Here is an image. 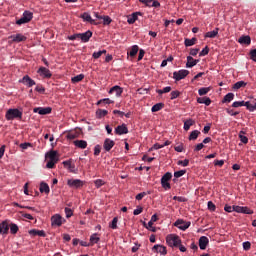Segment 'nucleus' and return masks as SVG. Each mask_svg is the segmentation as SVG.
I'll use <instances>...</instances> for the list:
<instances>
[{"mask_svg": "<svg viewBox=\"0 0 256 256\" xmlns=\"http://www.w3.org/2000/svg\"><path fill=\"white\" fill-rule=\"evenodd\" d=\"M235 212L238 214L252 215L253 211L247 206H236Z\"/></svg>", "mask_w": 256, "mask_h": 256, "instance_id": "obj_15", "label": "nucleus"}, {"mask_svg": "<svg viewBox=\"0 0 256 256\" xmlns=\"http://www.w3.org/2000/svg\"><path fill=\"white\" fill-rule=\"evenodd\" d=\"M209 245V238H207L206 236H202L200 237V239H198V247L200 248V250H205L207 249V246Z\"/></svg>", "mask_w": 256, "mask_h": 256, "instance_id": "obj_14", "label": "nucleus"}, {"mask_svg": "<svg viewBox=\"0 0 256 256\" xmlns=\"http://www.w3.org/2000/svg\"><path fill=\"white\" fill-rule=\"evenodd\" d=\"M106 115H108V111H106L104 109H99V110L96 111L97 118H103Z\"/></svg>", "mask_w": 256, "mask_h": 256, "instance_id": "obj_43", "label": "nucleus"}, {"mask_svg": "<svg viewBox=\"0 0 256 256\" xmlns=\"http://www.w3.org/2000/svg\"><path fill=\"white\" fill-rule=\"evenodd\" d=\"M100 238L97 237V233H94L90 236V244L94 245L97 244V242H99Z\"/></svg>", "mask_w": 256, "mask_h": 256, "instance_id": "obj_45", "label": "nucleus"}, {"mask_svg": "<svg viewBox=\"0 0 256 256\" xmlns=\"http://www.w3.org/2000/svg\"><path fill=\"white\" fill-rule=\"evenodd\" d=\"M5 119H7V121H13L14 119L21 120L22 112L19 109H8L5 114Z\"/></svg>", "mask_w": 256, "mask_h": 256, "instance_id": "obj_2", "label": "nucleus"}, {"mask_svg": "<svg viewBox=\"0 0 256 256\" xmlns=\"http://www.w3.org/2000/svg\"><path fill=\"white\" fill-rule=\"evenodd\" d=\"M99 20H102V25H104V26H108L112 22V20H111V18H109V16H104V18H101Z\"/></svg>", "mask_w": 256, "mask_h": 256, "instance_id": "obj_51", "label": "nucleus"}, {"mask_svg": "<svg viewBox=\"0 0 256 256\" xmlns=\"http://www.w3.org/2000/svg\"><path fill=\"white\" fill-rule=\"evenodd\" d=\"M193 124H195L194 120L188 119L184 121V126H183L184 131L190 130V127L193 126Z\"/></svg>", "mask_w": 256, "mask_h": 256, "instance_id": "obj_34", "label": "nucleus"}, {"mask_svg": "<svg viewBox=\"0 0 256 256\" xmlns=\"http://www.w3.org/2000/svg\"><path fill=\"white\" fill-rule=\"evenodd\" d=\"M94 185L96 186V189H99L104 185V181L101 179H97L96 181H94Z\"/></svg>", "mask_w": 256, "mask_h": 256, "instance_id": "obj_54", "label": "nucleus"}, {"mask_svg": "<svg viewBox=\"0 0 256 256\" xmlns=\"http://www.w3.org/2000/svg\"><path fill=\"white\" fill-rule=\"evenodd\" d=\"M140 16H142V12H135L132 15L128 16V24L133 25L139 19Z\"/></svg>", "mask_w": 256, "mask_h": 256, "instance_id": "obj_22", "label": "nucleus"}, {"mask_svg": "<svg viewBox=\"0 0 256 256\" xmlns=\"http://www.w3.org/2000/svg\"><path fill=\"white\" fill-rule=\"evenodd\" d=\"M246 102L245 101H236L232 103V108H239V107H245Z\"/></svg>", "mask_w": 256, "mask_h": 256, "instance_id": "obj_46", "label": "nucleus"}, {"mask_svg": "<svg viewBox=\"0 0 256 256\" xmlns=\"http://www.w3.org/2000/svg\"><path fill=\"white\" fill-rule=\"evenodd\" d=\"M109 104H113V101H111L109 98H104L97 101L96 105H109Z\"/></svg>", "mask_w": 256, "mask_h": 256, "instance_id": "obj_40", "label": "nucleus"}, {"mask_svg": "<svg viewBox=\"0 0 256 256\" xmlns=\"http://www.w3.org/2000/svg\"><path fill=\"white\" fill-rule=\"evenodd\" d=\"M239 140L243 144H248V138L245 136V132L244 131L239 132Z\"/></svg>", "mask_w": 256, "mask_h": 256, "instance_id": "obj_41", "label": "nucleus"}, {"mask_svg": "<svg viewBox=\"0 0 256 256\" xmlns=\"http://www.w3.org/2000/svg\"><path fill=\"white\" fill-rule=\"evenodd\" d=\"M211 88L210 87H203L198 89V95L204 96L207 95L210 92Z\"/></svg>", "mask_w": 256, "mask_h": 256, "instance_id": "obj_38", "label": "nucleus"}, {"mask_svg": "<svg viewBox=\"0 0 256 256\" xmlns=\"http://www.w3.org/2000/svg\"><path fill=\"white\" fill-rule=\"evenodd\" d=\"M8 230H10V234L15 235L17 234V232H19V227L17 226V224L11 223Z\"/></svg>", "mask_w": 256, "mask_h": 256, "instance_id": "obj_37", "label": "nucleus"}, {"mask_svg": "<svg viewBox=\"0 0 256 256\" xmlns=\"http://www.w3.org/2000/svg\"><path fill=\"white\" fill-rule=\"evenodd\" d=\"M218 34L219 28H215V30L205 33V38L214 39Z\"/></svg>", "mask_w": 256, "mask_h": 256, "instance_id": "obj_30", "label": "nucleus"}, {"mask_svg": "<svg viewBox=\"0 0 256 256\" xmlns=\"http://www.w3.org/2000/svg\"><path fill=\"white\" fill-rule=\"evenodd\" d=\"M198 62H200V60H197L191 56H188V57H186V68L191 69V68L197 66Z\"/></svg>", "mask_w": 256, "mask_h": 256, "instance_id": "obj_18", "label": "nucleus"}, {"mask_svg": "<svg viewBox=\"0 0 256 256\" xmlns=\"http://www.w3.org/2000/svg\"><path fill=\"white\" fill-rule=\"evenodd\" d=\"M166 243H167V246L171 248H176L179 245H181V239H179L178 235L170 234V235H167L166 237Z\"/></svg>", "mask_w": 256, "mask_h": 256, "instance_id": "obj_3", "label": "nucleus"}, {"mask_svg": "<svg viewBox=\"0 0 256 256\" xmlns=\"http://www.w3.org/2000/svg\"><path fill=\"white\" fill-rule=\"evenodd\" d=\"M250 59L256 62V49L250 51Z\"/></svg>", "mask_w": 256, "mask_h": 256, "instance_id": "obj_62", "label": "nucleus"}, {"mask_svg": "<svg viewBox=\"0 0 256 256\" xmlns=\"http://www.w3.org/2000/svg\"><path fill=\"white\" fill-rule=\"evenodd\" d=\"M162 108H164V104L158 103V104L152 106L150 111H152V112H159V111H161Z\"/></svg>", "mask_w": 256, "mask_h": 256, "instance_id": "obj_42", "label": "nucleus"}, {"mask_svg": "<svg viewBox=\"0 0 256 256\" xmlns=\"http://www.w3.org/2000/svg\"><path fill=\"white\" fill-rule=\"evenodd\" d=\"M243 249H244V251H249L251 249V243L250 242H244L243 243Z\"/></svg>", "mask_w": 256, "mask_h": 256, "instance_id": "obj_63", "label": "nucleus"}, {"mask_svg": "<svg viewBox=\"0 0 256 256\" xmlns=\"http://www.w3.org/2000/svg\"><path fill=\"white\" fill-rule=\"evenodd\" d=\"M172 177H173V175L169 172H167L166 174H164V176H162V178H161L162 189H164V190L171 189V184H169L168 181L171 180Z\"/></svg>", "mask_w": 256, "mask_h": 256, "instance_id": "obj_4", "label": "nucleus"}, {"mask_svg": "<svg viewBox=\"0 0 256 256\" xmlns=\"http://www.w3.org/2000/svg\"><path fill=\"white\" fill-rule=\"evenodd\" d=\"M138 2L144 4L147 7L158 8L161 6V4L156 0H138Z\"/></svg>", "mask_w": 256, "mask_h": 256, "instance_id": "obj_16", "label": "nucleus"}, {"mask_svg": "<svg viewBox=\"0 0 256 256\" xmlns=\"http://www.w3.org/2000/svg\"><path fill=\"white\" fill-rule=\"evenodd\" d=\"M22 84L26 85L27 87L31 88L36 85V82L29 76L22 77Z\"/></svg>", "mask_w": 256, "mask_h": 256, "instance_id": "obj_20", "label": "nucleus"}, {"mask_svg": "<svg viewBox=\"0 0 256 256\" xmlns=\"http://www.w3.org/2000/svg\"><path fill=\"white\" fill-rule=\"evenodd\" d=\"M102 147L104 148V151L109 152L113 147H115V141L107 138L104 140V144H102Z\"/></svg>", "mask_w": 256, "mask_h": 256, "instance_id": "obj_17", "label": "nucleus"}, {"mask_svg": "<svg viewBox=\"0 0 256 256\" xmlns=\"http://www.w3.org/2000/svg\"><path fill=\"white\" fill-rule=\"evenodd\" d=\"M70 173L76 174L77 173V168H75V165H70V166H65Z\"/></svg>", "mask_w": 256, "mask_h": 256, "instance_id": "obj_59", "label": "nucleus"}, {"mask_svg": "<svg viewBox=\"0 0 256 256\" xmlns=\"http://www.w3.org/2000/svg\"><path fill=\"white\" fill-rule=\"evenodd\" d=\"M199 135H200V131L193 130V131H191L190 136L188 137V140L189 141H196Z\"/></svg>", "mask_w": 256, "mask_h": 256, "instance_id": "obj_33", "label": "nucleus"}, {"mask_svg": "<svg viewBox=\"0 0 256 256\" xmlns=\"http://www.w3.org/2000/svg\"><path fill=\"white\" fill-rule=\"evenodd\" d=\"M67 186L74 189H80L82 186H84V182L79 179H70L67 180Z\"/></svg>", "mask_w": 256, "mask_h": 256, "instance_id": "obj_7", "label": "nucleus"}, {"mask_svg": "<svg viewBox=\"0 0 256 256\" xmlns=\"http://www.w3.org/2000/svg\"><path fill=\"white\" fill-rule=\"evenodd\" d=\"M207 207H208V210H210V212L215 211V204L212 201H208Z\"/></svg>", "mask_w": 256, "mask_h": 256, "instance_id": "obj_60", "label": "nucleus"}, {"mask_svg": "<svg viewBox=\"0 0 256 256\" xmlns=\"http://www.w3.org/2000/svg\"><path fill=\"white\" fill-rule=\"evenodd\" d=\"M46 157L50 160L46 163V168L48 169H54L55 165L58 163V156H57V151H50L48 154H46Z\"/></svg>", "mask_w": 256, "mask_h": 256, "instance_id": "obj_1", "label": "nucleus"}, {"mask_svg": "<svg viewBox=\"0 0 256 256\" xmlns=\"http://www.w3.org/2000/svg\"><path fill=\"white\" fill-rule=\"evenodd\" d=\"M51 226L61 227L62 226V216L56 214L51 216Z\"/></svg>", "mask_w": 256, "mask_h": 256, "instance_id": "obj_11", "label": "nucleus"}, {"mask_svg": "<svg viewBox=\"0 0 256 256\" xmlns=\"http://www.w3.org/2000/svg\"><path fill=\"white\" fill-rule=\"evenodd\" d=\"M234 99L233 93H227L226 96H224V99L222 100V103H231Z\"/></svg>", "mask_w": 256, "mask_h": 256, "instance_id": "obj_36", "label": "nucleus"}, {"mask_svg": "<svg viewBox=\"0 0 256 256\" xmlns=\"http://www.w3.org/2000/svg\"><path fill=\"white\" fill-rule=\"evenodd\" d=\"M76 35L78 36L80 41L87 43V42H89V40L92 37V32H91V30H87V32H85V33H77Z\"/></svg>", "mask_w": 256, "mask_h": 256, "instance_id": "obj_8", "label": "nucleus"}, {"mask_svg": "<svg viewBox=\"0 0 256 256\" xmlns=\"http://www.w3.org/2000/svg\"><path fill=\"white\" fill-rule=\"evenodd\" d=\"M32 112L39 114V115H49L51 114V108L50 107H38L34 108Z\"/></svg>", "mask_w": 256, "mask_h": 256, "instance_id": "obj_12", "label": "nucleus"}, {"mask_svg": "<svg viewBox=\"0 0 256 256\" xmlns=\"http://www.w3.org/2000/svg\"><path fill=\"white\" fill-rule=\"evenodd\" d=\"M9 220H3L2 223H0V235H7L9 233Z\"/></svg>", "mask_w": 256, "mask_h": 256, "instance_id": "obj_10", "label": "nucleus"}, {"mask_svg": "<svg viewBox=\"0 0 256 256\" xmlns=\"http://www.w3.org/2000/svg\"><path fill=\"white\" fill-rule=\"evenodd\" d=\"M238 43L241 45H250L251 44V37L250 36H241L238 39Z\"/></svg>", "mask_w": 256, "mask_h": 256, "instance_id": "obj_25", "label": "nucleus"}, {"mask_svg": "<svg viewBox=\"0 0 256 256\" xmlns=\"http://www.w3.org/2000/svg\"><path fill=\"white\" fill-rule=\"evenodd\" d=\"M65 215L67 218H71L74 215V212L71 208H65Z\"/></svg>", "mask_w": 256, "mask_h": 256, "instance_id": "obj_56", "label": "nucleus"}, {"mask_svg": "<svg viewBox=\"0 0 256 256\" xmlns=\"http://www.w3.org/2000/svg\"><path fill=\"white\" fill-rule=\"evenodd\" d=\"M152 252L159 253L162 256H165L168 253L166 247L162 246L161 244L154 245V247H152Z\"/></svg>", "mask_w": 256, "mask_h": 256, "instance_id": "obj_13", "label": "nucleus"}, {"mask_svg": "<svg viewBox=\"0 0 256 256\" xmlns=\"http://www.w3.org/2000/svg\"><path fill=\"white\" fill-rule=\"evenodd\" d=\"M39 192L44 194H49L50 186H48V184L45 182H41V185L39 186Z\"/></svg>", "mask_w": 256, "mask_h": 256, "instance_id": "obj_27", "label": "nucleus"}, {"mask_svg": "<svg viewBox=\"0 0 256 256\" xmlns=\"http://www.w3.org/2000/svg\"><path fill=\"white\" fill-rule=\"evenodd\" d=\"M179 91H172L171 92V100H175L176 98L179 97Z\"/></svg>", "mask_w": 256, "mask_h": 256, "instance_id": "obj_64", "label": "nucleus"}, {"mask_svg": "<svg viewBox=\"0 0 256 256\" xmlns=\"http://www.w3.org/2000/svg\"><path fill=\"white\" fill-rule=\"evenodd\" d=\"M117 224H118V218L114 217L111 223L109 224V228L115 230L118 228Z\"/></svg>", "mask_w": 256, "mask_h": 256, "instance_id": "obj_48", "label": "nucleus"}, {"mask_svg": "<svg viewBox=\"0 0 256 256\" xmlns=\"http://www.w3.org/2000/svg\"><path fill=\"white\" fill-rule=\"evenodd\" d=\"M186 174V170H179L174 172V178L179 179L180 177H183Z\"/></svg>", "mask_w": 256, "mask_h": 256, "instance_id": "obj_53", "label": "nucleus"}, {"mask_svg": "<svg viewBox=\"0 0 256 256\" xmlns=\"http://www.w3.org/2000/svg\"><path fill=\"white\" fill-rule=\"evenodd\" d=\"M236 207H239V206H236V205H233V206L226 205V206H224V211H226L227 213H233V212H235Z\"/></svg>", "mask_w": 256, "mask_h": 256, "instance_id": "obj_47", "label": "nucleus"}, {"mask_svg": "<svg viewBox=\"0 0 256 256\" xmlns=\"http://www.w3.org/2000/svg\"><path fill=\"white\" fill-rule=\"evenodd\" d=\"M38 74L44 79H51V76H52L51 71L45 67H39Z\"/></svg>", "mask_w": 256, "mask_h": 256, "instance_id": "obj_9", "label": "nucleus"}, {"mask_svg": "<svg viewBox=\"0 0 256 256\" xmlns=\"http://www.w3.org/2000/svg\"><path fill=\"white\" fill-rule=\"evenodd\" d=\"M29 22H31V19L20 18L19 20H17V21L15 22V24L21 26V25L26 24V23H29Z\"/></svg>", "mask_w": 256, "mask_h": 256, "instance_id": "obj_52", "label": "nucleus"}, {"mask_svg": "<svg viewBox=\"0 0 256 256\" xmlns=\"http://www.w3.org/2000/svg\"><path fill=\"white\" fill-rule=\"evenodd\" d=\"M196 103L205 104V106L209 107L212 101L210 100L209 97H200V98H196Z\"/></svg>", "mask_w": 256, "mask_h": 256, "instance_id": "obj_24", "label": "nucleus"}, {"mask_svg": "<svg viewBox=\"0 0 256 256\" xmlns=\"http://www.w3.org/2000/svg\"><path fill=\"white\" fill-rule=\"evenodd\" d=\"M246 109H248V111L253 112L256 110V103L251 104L250 102H246Z\"/></svg>", "mask_w": 256, "mask_h": 256, "instance_id": "obj_50", "label": "nucleus"}, {"mask_svg": "<svg viewBox=\"0 0 256 256\" xmlns=\"http://www.w3.org/2000/svg\"><path fill=\"white\" fill-rule=\"evenodd\" d=\"M189 163H190V161L188 159L178 161V165L183 166V167H187Z\"/></svg>", "mask_w": 256, "mask_h": 256, "instance_id": "obj_57", "label": "nucleus"}, {"mask_svg": "<svg viewBox=\"0 0 256 256\" xmlns=\"http://www.w3.org/2000/svg\"><path fill=\"white\" fill-rule=\"evenodd\" d=\"M106 55V50L92 53V58L99 59L101 56Z\"/></svg>", "mask_w": 256, "mask_h": 256, "instance_id": "obj_44", "label": "nucleus"}, {"mask_svg": "<svg viewBox=\"0 0 256 256\" xmlns=\"http://www.w3.org/2000/svg\"><path fill=\"white\" fill-rule=\"evenodd\" d=\"M139 52H140L139 46L133 45L132 49H130V52H128V55L133 58V57L137 56V53H139Z\"/></svg>", "mask_w": 256, "mask_h": 256, "instance_id": "obj_32", "label": "nucleus"}, {"mask_svg": "<svg viewBox=\"0 0 256 256\" xmlns=\"http://www.w3.org/2000/svg\"><path fill=\"white\" fill-rule=\"evenodd\" d=\"M123 93V89H121L120 86L116 85L109 89L108 94H114L116 97H121V94Z\"/></svg>", "mask_w": 256, "mask_h": 256, "instance_id": "obj_23", "label": "nucleus"}, {"mask_svg": "<svg viewBox=\"0 0 256 256\" xmlns=\"http://www.w3.org/2000/svg\"><path fill=\"white\" fill-rule=\"evenodd\" d=\"M73 145L80 149H85L87 147V142L85 140H75L73 141Z\"/></svg>", "mask_w": 256, "mask_h": 256, "instance_id": "obj_28", "label": "nucleus"}, {"mask_svg": "<svg viewBox=\"0 0 256 256\" xmlns=\"http://www.w3.org/2000/svg\"><path fill=\"white\" fill-rule=\"evenodd\" d=\"M29 234H31L32 236H38V237H46V233L44 230H36V229H32L29 231Z\"/></svg>", "mask_w": 256, "mask_h": 256, "instance_id": "obj_26", "label": "nucleus"}, {"mask_svg": "<svg viewBox=\"0 0 256 256\" xmlns=\"http://www.w3.org/2000/svg\"><path fill=\"white\" fill-rule=\"evenodd\" d=\"M82 80H84V74H78L77 76L72 77V83L73 84L79 83Z\"/></svg>", "mask_w": 256, "mask_h": 256, "instance_id": "obj_39", "label": "nucleus"}, {"mask_svg": "<svg viewBox=\"0 0 256 256\" xmlns=\"http://www.w3.org/2000/svg\"><path fill=\"white\" fill-rule=\"evenodd\" d=\"M188 74H190V71L182 69L179 71H174L173 72V79L176 81H181L183 79L186 78V76H188Z\"/></svg>", "mask_w": 256, "mask_h": 256, "instance_id": "obj_5", "label": "nucleus"}, {"mask_svg": "<svg viewBox=\"0 0 256 256\" xmlns=\"http://www.w3.org/2000/svg\"><path fill=\"white\" fill-rule=\"evenodd\" d=\"M114 133L116 135H127L128 134V128L127 125L123 124L114 129Z\"/></svg>", "mask_w": 256, "mask_h": 256, "instance_id": "obj_19", "label": "nucleus"}, {"mask_svg": "<svg viewBox=\"0 0 256 256\" xmlns=\"http://www.w3.org/2000/svg\"><path fill=\"white\" fill-rule=\"evenodd\" d=\"M243 87H246V82L245 81H238L236 82L233 86H232V89L233 90H239Z\"/></svg>", "mask_w": 256, "mask_h": 256, "instance_id": "obj_35", "label": "nucleus"}, {"mask_svg": "<svg viewBox=\"0 0 256 256\" xmlns=\"http://www.w3.org/2000/svg\"><path fill=\"white\" fill-rule=\"evenodd\" d=\"M10 39H12V42L21 43V42H26L27 37L22 34H14L10 36Z\"/></svg>", "mask_w": 256, "mask_h": 256, "instance_id": "obj_21", "label": "nucleus"}, {"mask_svg": "<svg viewBox=\"0 0 256 256\" xmlns=\"http://www.w3.org/2000/svg\"><path fill=\"white\" fill-rule=\"evenodd\" d=\"M20 19L32 20L33 19V13H31L30 11H24V14L22 15V18H20Z\"/></svg>", "mask_w": 256, "mask_h": 256, "instance_id": "obj_49", "label": "nucleus"}, {"mask_svg": "<svg viewBox=\"0 0 256 256\" xmlns=\"http://www.w3.org/2000/svg\"><path fill=\"white\" fill-rule=\"evenodd\" d=\"M197 43V38L193 37L191 39H184V46L192 47Z\"/></svg>", "mask_w": 256, "mask_h": 256, "instance_id": "obj_31", "label": "nucleus"}, {"mask_svg": "<svg viewBox=\"0 0 256 256\" xmlns=\"http://www.w3.org/2000/svg\"><path fill=\"white\" fill-rule=\"evenodd\" d=\"M191 223L186 222L183 219H178L176 222H174V227L178 228L181 231H186L188 228H190Z\"/></svg>", "mask_w": 256, "mask_h": 256, "instance_id": "obj_6", "label": "nucleus"}, {"mask_svg": "<svg viewBox=\"0 0 256 256\" xmlns=\"http://www.w3.org/2000/svg\"><path fill=\"white\" fill-rule=\"evenodd\" d=\"M80 18L84 19L85 22H89L92 25H96L95 21L91 18V15H89L86 12H84V14L80 16Z\"/></svg>", "mask_w": 256, "mask_h": 256, "instance_id": "obj_29", "label": "nucleus"}, {"mask_svg": "<svg viewBox=\"0 0 256 256\" xmlns=\"http://www.w3.org/2000/svg\"><path fill=\"white\" fill-rule=\"evenodd\" d=\"M100 153H101V146L96 145L94 147V156H99Z\"/></svg>", "mask_w": 256, "mask_h": 256, "instance_id": "obj_61", "label": "nucleus"}, {"mask_svg": "<svg viewBox=\"0 0 256 256\" xmlns=\"http://www.w3.org/2000/svg\"><path fill=\"white\" fill-rule=\"evenodd\" d=\"M147 194H150V193L141 192V193L137 194V196H135V200L141 201Z\"/></svg>", "mask_w": 256, "mask_h": 256, "instance_id": "obj_58", "label": "nucleus"}, {"mask_svg": "<svg viewBox=\"0 0 256 256\" xmlns=\"http://www.w3.org/2000/svg\"><path fill=\"white\" fill-rule=\"evenodd\" d=\"M35 91L41 94H45V87H43V85H37Z\"/></svg>", "mask_w": 256, "mask_h": 256, "instance_id": "obj_55", "label": "nucleus"}]
</instances>
